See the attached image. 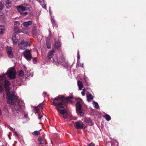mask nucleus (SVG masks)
I'll use <instances>...</instances> for the list:
<instances>
[{"label": "nucleus", "instance_id": "nucleus-14", "mask_svg": "<svg viewBox=\"0 0 146 146\" xmlns=\"http://www.w3.org/2000/svg\"><path fill=\"white\" fill-rule=\"evenodd\" d=\"M32 24V22L31 21L24 22L23 23V25L27 29H28L29 27Z\"/></svg>", "mask_w": 146, "mask_h": 146}, {"label": "nucleus", "instance_id": "nucleus-51", "mask_svg": "<svg viewBox=\"0 0 146 146\" xmlns=\"http://www.w3.org/2000/svg\"><path fill=\"white\" fill-rule=\"evenodd\" d=\"M24 33H26V34H27L28 33H24Z\"/></svg>", "mask_w": 146, "mask_h": 146}, {"label": "nucleus", "instance_id": "nucleus-15", "mask_svg": "<svg viewBox=\"0 0 146 146\" xmlns=\"http://www.w3.org/2000/svg\"><path fill=\"white\" fill-rule=\"evenodd\" d=\"M11 85V83L9 81L6 80L4 83V86L5 88L8 90H10L11 89L10 86Z\"/></svg>", "mask_w": 146, "mask_h": 146}, {"label": "nucleus", "instance_id": "nucleus-23", "mask_svg": "<svg viewBox=\"0 0 146 146\" xmlns=\"http://www.w3.org/2000/svg\"><path fill=\"white\" fill-rule=\"evenodd\" d=\"M18 75L21 77L23 76L24 75V72L22 70H20L18 71Z\"/></svg>", "mask_w": 146, "mask_h": 146}, {"label": "nucleus", "instance_id": "nucleus-19", "mask_svg": "<svg viewBox=\"0 0 146 146\" xmlns=\"http://www.w3.org/2000/svg\"><path fill=\"white\" fill-rule=\"evenodd\" d=\"M53 61H52L53 63L55 64H58L59 60L58 59V57L57 56H55L53 58Z\"/></svg>", "mask_w": 146, "mask_h": 146}, {"label": "nucleus", "instance_id": "nucleus-49", "mask_svg": "<svg viewBox=\"0 0 146 146\" xmlns=\"http://www.w3.org/2000/svg\"><path fill=\"white\" fill-rule=\"evenodd\" d=\"M26 4H25V3H24V4H23V5H25V6H26Z\"/></svg>", "mask_w": 146, "mask_h": 146}, {"label": "nucleus", "instance_id": "nucleus-41", "mask_svg": "<svg viewBox=\"0 0 146 146\" xmlns=\"http://www.w3.org/2000/svg\"><path fill=\"white\" fill-rule=\"evenodd\" d=\"M87 120L88 121V122L89 123V122H90V123H91V121H90V119L88 118V119H86V121H87Z\"/></svg>", "mask_w": 146, "mask_h": 146}, {"label": "nucleus", "instance_id": "nucleus-36", "mask_svg": "<svg viewBox=\"0 0 146 146\" xmlns=\"http://www.w3.org/2000/svg\"><path fill=\"white\" fill-rule=\"evenodd\" d=\"M95 146V144L93 143H90V144H88V146Z\"/></svg>", "mask_w": 146, "mask_h": 146}, {"label": "nucleus", "instance_id": "nucleus-18", "mask_svg": "<svg viewBox=\"0 0 146 146\" xmlns=\"http://www.w3.org/2000/svg\"><path fill=\"white\" fill-rule=\"evenodd\" d=\"M61 44L59 42L56 41L55 42L54 47L56 49H58L61 46Z\"/></svg>", "mask_w": 146, "mask_h": 146}, {"label": "nucleus", "instance_id": "nucleus-16", "mask_svg": "<svg viewBox=\"0 0 146 146\" xmlns=\"http://www.w3.org/2000/svg\"><path fill=\"white\" fill-rule=\"evenodd\" d=\"M60 64L62 65L66 64V63L65 58L63 57H61L59 61L58 64Z\"/></svg>", "mask_w": 146, "mask_h": 146}, {"label": "nucleus", "instance_id": "nucleus-13", "mask_svg": "<svg viewBox=\"0 0 146 146\" xmlns=\"http://www.w3.org/2000/svg\"><path fill=\"white\" fill-rule=\"evenodd\" d=\"M6 50L7 51V54L9 57L10 58H12L13 57V55L12 54V49L10 47L9 48H7L6 49Z\"/></svg>", "mask_w": 146, "mask_h": 146}, {"label": "nucleus", "instance_id": "nucleus-29", "mask_svg": "<svg viewBox=\"0 0 146 146\" xmlns=\"http://www.w3.org/2000/svg\"><path fill=\"white\" fill-rule=\"evenodd\" d=\"M40 133L39 131H35L33 132V134L34 135H38Z\"/></svg>", "mask_w": 146, "mask_h": 146}, {"label": "nucleus", "instance_id": "nucleus-38", "mask_svg": "<svg viewBox=\"0 0 146 146\" xmlns=\"http://www.w3.org/2000/svg\"><path fill=\"white\" fill-rule=\"evenodd\" d=\"M79 52L78 51V52H77V58H78V59H79L80 58V55H79Z\"/></svg>", "mask_w": 146, "mask_h": 146}, {"label": "nucleus", "instance_id": "nucleus-2", "mask_svg": "<svg viewBox=\"0 0 146 146\" xmlns=\"http://www.w3.org/2000/svg\"><path fill=\"white\" fill-rule=\"evenodd\" d=\"M7 103L11 105H14V108L17 113L20 114L22 108L23 107V104L18 99L15 94L12 92H7L6 94Z\"/></svg>", "mask_w": 146, "mask_h": 146}, {"label": "nucleus", "instance_id": "nucleus-4", "mask_svg": "<svg viewBox=\"0 0 146 146\" xmlns=\"http://www.w3.org/2000/svg\"><path fill=\"white\" fill-rule=\"evenodd\" d=\"M76 110L78 115L81 117L84 116V113L82 108V106L79 101L78 102L76 103Z\"/></svg>", "mask_w": 146, "mask_h": 146}, {"label": "nucleus", "instance_id": "nucleus-37", "mask_svg": "<svg viewBox=\"0 0 146 146\" xmlns=\"http://www.w3.org/2000/svg\"><path fill=\"white\" fill-rule=\"evenodd\" d=\"M81 94L83 96H84L85 95V91L84 90L81 92Z\"/></svg>", "mask_w": 146, "mask_h": 146}, {"label": "nucleus", "instance_id": "nucleus-7", "mask_svg": "<svg viewBox=\"0 0 146 146\" xmlns=\"http://www.w3.org/2000/svg\"><path fill=\"white\" fill-rule=\"evenodd\" d=\"M19 47L20 49H21L24 50L26 47L28 46H31L30 44L29 43L27 42V41L25 40H23L20 43H19L18 44Z\"/></svg>", "mask_w": 146, "mask_h": 146}, {"label": "nucleus", "instance_id": "nucleus-20", "mask_svg": "<svg viewBox=\"0 0 146 146\" xmlns=\"http://www.w3.org/2000/svg\"><path fill=\"white\" fill-rule=\"evenodd\" d=\"M51 21L52 23L53 27L57 28L58 27V25L56 22L55 21L54 19L52 18L51 19Z\"/></svg>", "mask_w": 146, "mask_h": 146}, {"label": "nucleus", "instance_id": "nucleus-3", "mask_svg": "<svg viewBox=\"0 0 146 146\" xmlns=\"http://www.w3.org/2000/svg\"><path fill=\"white\" fill-rule=\"evenodd\" d=\"M7 73L8 77L10 80L14 79L16 78L17 72L14 67L9 68Z\"/></svg>", "mask_w": 146, "mask_h": 146}, {"label": "nucleus", "instance_id": "nucleus-32", "mask_svg": "<svg viewBox=\"0 0 146 146\" xmlns=\"http://www.w3.org/2000/svg\"><path fill=\"white\" fill-rule=\"evenodd\" d=\"M27 10H29L30 8V5L28 4H26V6H25Z\"/></svg>", "mask_w": 146, "mask_h": 146}, {"label": "nucleus", "instance_id": "nucleus-33", "mask_svg": "<svg viewBox=\"0 0 146 146\" xmlns=\"http://www.w3.org/2000/svg\"><path fill=\"white\" fill-rule=\"evenodd\" d=\"M3 92V85L2 84H0V93Z\"/></svg>", "mask_w": 146, "mask_h": 146}, {"label": "nucleus", "instance_id": "nucleus-40", "mask_svg": "<svg viewBox=\"0 0 146 146\" xmlns=\"http://www.w3.org/2000/svg\"><path fill=\"white\" fill-rule=\"evenodd\" d=\"M14 133H15V134L17 136V137H18L19 136V135L17 133V132L15 131L14 132Z\"/></svg>", "mask_w": 146, "mask_h": 146}, {"label": "nucleus", "instance_id": "nucleus-26", "mask_svg": "<svg viewBox=\"0 0 146 146\" xmlns=\"http://www.w3.org/2000/svg\"><path fill=\"white\" fill-rule=\"evenodd\" d=\"M12 39L14 43L16 44L18 41V39L15 36H13L12 37Z\"/></svg>", "mask_w": 146, "mask_h": 146}, {"label": "nucleus", "instance_id": "nucleus-17", "mask_svg": "<svg viewBox=\"0 0 146 146\" xmlns=\"http://www.w3.org/2000/svg\"><path fill=\"white\" fill-rule=\"evenodd\" d=\"M78 85L79 90H82L83 87L82 82L81 81H78Z\"/></svg>", "mask_w": 146, "mask_h": 146}, {"label": "nucleus", "instance_id": "nucleus-24", "mask_svg": "<svg viewBox=\"0 0 146 146\" xmlns=\"http://www.w3.org/2000/svg\"><path fill=\"white\" fill-rule=\"evenodd\" d=\"M32 33L34 36H36L37 34V29L34 28L32 31Z\"/></svg>", "mask_w": 146, "mask_h": 146}, {"label": "nucleus", "instance_id": "nucleus-6", "mask_svg": "<svg viewBox=\"0 0 146 146\" xmlns=\"http://www.w3.org/2000/svg\"><path fill=\"white\" fill-rule=\"evenodd\" d=\"M24 57L28 61H30L33 58L31 51L27 49L24 51L23 53Z\"/></svg>", "mask_w": 146, "mask_h": 146}, {"label": "nucleus", "instance_id": "nucleus-27", "mask_svg": "<svg viewBox=\"0 0 146 146\" xmlns=\"http://www.w3.org/2000/svg\"><path fill=\"white\" fill-rule=\"evenodd\" d=\"M103 117H104L107 121H110L111 119V117L108 114H106L105 116H103Z\"/></svg>", "mask_w": 146, "mask_h": 146}, {"label": "nucleus", "instance_id": "nucleus-28", "mask_svg": "<svg viewBox=\"0 0 146 146\" xmlns=\"http://www.w3.org/2000/svg\"><path fill=\"white\" fill-rule=\"evenodd\" d=\"M46 42L47 48L48 49H50L51 48V44L50 42L46 40Z\"/></svg>", "mask_w": 146, "mask_h": 146}, {"label": "nucleus", "instance_id": "nucleus-30", "mask_svg": "<svg viewBox=\"0 0 146 146\" xmlns=\"http://www.w3.org/2000/svg\"><path fill=\"white\" fill-rule=\"evenodd\" d=\"M20 14L22 16H25L28 14V13L27 12H24L23 11L20 13Z\"/></svg>", "mask_w": 146, "mask_h": 146}, {"label": "nucleus", "instance_id": "nucleus-1", "mask_svg": "<svg viewBox=\"0 0 146 146\" xmlns=\"http://www.w3.org/2000/svg\"><path fill=\"white\" fill-rule=\"evenodd\" d=\"M73 98L72 96L65 98L63 96H58L54 98H52L51 99L53 101L52 103L56 107V109L60 113L63 115V117L65 118L67 116V111L64 108L66 106V103L72 104V101L71 100Z\"/></svg>", "mask_w": 146, "mask_h": 146}, {"label": "nucleus", "instance_id": "nucleus-35", "mask_svg": "<svg viewBox=\"0 0 146 146\" xmlns=\"http://www.w3.org/2000/svg\"><path fill=\"white\" fill-rule=\"evenodd\" d=\"M37 61V59L36 57H34L33 58V62H36Z\"/></svg>", "mask_w": 146, "mask_h": 146}, {"label": "nucleus", "instance_id": "nucleus-39", "mask_svg": "<svg viewBox=\"0 0 146 146\" xmlns=\"http://www.w3.org/2000/svg\"><path fill=\"white\" fill-rule=\"evenodd\" d=\"M43 139L40 137H39L38 139V141L40 142V141H43Z\"/></svg>", "mask_w": 146, "mask_h": 146}, {"label": "nucleus", "instance_id": "nucleus-44", "mask_svg": "<svg viewBox=\"0 0 146 146\" xmlns=\"http://www.w3.org/2000/svg\"><path fill=\"white\" fill-rule=\"evenodd\" d=\"M44 143V142L43 141H40V144H43Z\"/></svg>", "mask_w": 146, "mask_h": 146}, {"label": "nucleus", "instance_id": "nucleus-9", "mask_svg": "<svg viewBox=\"0 0 146 146\" xmlns=\"http://www.w3.org/2000/svg\"><path fill=\"white\" fill-rule=\"evenodd\" d=\"M19 22L17 21L14 23V30L15 33H19L21 32V31L19 30V28L18 27L17 24H19Z\"/></svg>", "mask_w": 146, "mask_h": 146}, {"label": "nucleus", "instance_id": "nucleus-42", "mask_svg": "<svg viewBox=\"0 0 146 146\" xmlns=\"http://www.w3.org/2000/svg\"><path fill=\"white\" fill-rule=\"evenodd\" d=\"M28 116V115L26 114H24V117L25 118H26Z\"/></svg>", "mask_w": 146, "mask_h": 146}, {"label": "nucleus", "instance_id": "nucleus-47", "mask_svg": "<svg viewBox=\"0 0 146 146\" xmlns=\"http://www.w3.org/2000/svg\"><path fill=\"white\" fill-rule=\"evenodd\" d=\"M44 94L46 95V94L47 93L46 92H44Z\"/></svg>", "mask_w": 146, "mask_h": 146}, {"label": "nucleus", "instance_id": "nucleus-21", "mask_svg": "<svg viewBox=\"0 0 146 146\" xmlns=\"http://www.w3.org/2000/svg\"><path fill=\"white\" fill-rule=\"evenodd\" d=\"M5 27L2 25L0 26V34H2L5 32Z\"/></svg>", "mask_w": 146, "mask_h": 146}, {"label": "nucleus", "instance_id": "nucleus-50", "mask_svg": "<svg viewBox=\"0 0 146 146\" xmlns=\"http://www.w3.org/2000/svg\"><path fill=\"white\" fill-rule=\"evenodd\" d=\"M51 142L52 144V140H51Z\"/></svg>", "mask_w": 146, "mask_h": 146}, {"label": "nucleus", "instance_id": "nucleus-31", "mask_svg": "<svg viewBox=\"0 0 146 146\" xmlns=\"http://www.w3.org/2000/svg\"><path fill=\"white\" fill-rule=\"evenodd\" d=\"M3 5L1 2H0V12L3 9Z\"/></svg>", "mask_w": 146, "mask_h": 146}, {"label": "nucleus", "instance_id": "nucleus-34", "mask_svg": "<svg viewBox=\"0 0 146 146\" xmlns=\"http://www.w3.org/2000/svg\"><path fill=\"white\" fill-rule=\"evenodd\" d=\"M38 124L39 125H40V126H38L37 127H44V125H43V124L42 123H38Z\"/></svg>", "mask_w": 146, "mask_h": 146}, {"label": "nucleus", "instance_id": "nucleus-11", "mask_svg": "<svg viewBox=\"0 0 146 146\" xmlns=\"http://www.w3.org/2000/svg\"><path fill=\"white\" fill-rule=\"evenodd\" d=\"M12 0H5V5L7 9H10L12 6Z\"/></svg>", "mask_w": 146, "mask_h": 146}, {"label": "nucleus", "instance_id": "nucleus-22", "mask_svg": "<svg viewBox=\"0 0 146 146\" xmlns=\"http://www.w3.org/2000/svg\"><path fill=\"white\" fill-rule=\"evenodd\" d=\"M93 98L92 95L91 94H89L87 95V99L88 102H90Z\"/></svg>", "mask_w": 146, "mask_h": 146}, {"label": "nucleus", "instance_id": "nucleus-25", "mask_svg": "<svg viewBox=\"0 0 146 146\" xmlns=\"http://www.w3.org/2000/svg\"><path fill=\"white\" fill-rule=\"evenodd\" d=\"M93 105L94 107L96 109H98L99 108V106L97 102L94 101L93 102Z\"/></svg>", "mask_w": 146, "mask_h": 146}, {"label": "nucleus", "instance_id": "nucleus-10", "mask_svg": "<svg viewBox=\"0 0 146 146\" xmlns=\"http://www.w3.org/2000/svg\"><path fill=\"white\" fill-rule=\"evenodd\" d=\"M75 126L76 128H85V125L83 124L81 121H78L75 123Z\"/></svg>", "mask_w": 146, "mask_h": 146}, {"label": "nucleus", "instance_id": "nucleus-8", "mask_svg": "<svg viewBox=\"0 0 146 146\" xmlns=\"http://www.w3.org/2000/svg\"><path fill=\"white\" fill-rule=\"evenodd\" d=\"M16 9L20 13L23 11L27 10V9L25 7L21 5L17 6Z\"/></svg>", "mask_w": 146, "mask_h": 146}, {"label": "nucleus", "instance_id": "nucleus-43", "mask_svg": "<svg viewBox=\"0 0 146 146\" xmlns=\"http://www.w3.org/2000/svg\"><path fill=\"white\" fill-rule=\"evenodd\" d=\"M44 0H37V1H38L40 3H41L42 2V1H43Z\"/></svg>", "mask_w": 146, "mask_h": 146}, {"label": "nucleus", "instance_id": "nucleus-5", "mask_svg": "<svg viewBox=\"0 0 146 146\" xmlns=\"http://www.w3.org/2000/svg\"><path fill=\"white\" fill-rule=\"evenodd\" d=\"M43 103L42 104H40L37 107H35V109L36 111V114H37L38 116V119L39 120H41V118L43 117V114H41L40 112H39V111L40 110L43 109Z\"/></svg>", "mask_w": 146, "mask_h": 146}, {"label": "nucleus", "instance_id": "nucleus-48", "mask_svg": "<svg viewBox=\"0 0 146 146\" xmlns=\"http://www.w3.org/2000/svg\"><path fill=\"white\" fill-rule=\"evenodd\" d=\"M12 131H14V128H12Z\"/></svg>", "mask_w": 146, "mask_h": 146}, {"label": "nucleus", "instance_id": "nucleus-45", "mask_svg": "<svg viewBox=\"0 0 146 146\" xmlns=\"http://www.w3.org/2000/svg\"><path fill=\"white\" fill-rule=\"evenodd\" d=\"M24 70L26 72L27 70V68L26 67H24Z\"/></svg>", "mask_w": 146, "mask_h": 146}, {"label": "nucleus", "instance_id": "nucleus-46", "mask_svg": "<svg viewBox=\"0 0 146 146\" xmlns=\"http://www.w3.org/2000/svg\"><path fill=\"white\" fill-rule=\"evenodd\" d=\"M43 8H44V9H46V7L45 5L44 6V7H42Z\"/></svg>", "mask_w": 146, "mask_h": 146}, {"label": "nucleus", "instance_id": "nucleus-12", "mask_svg": "<svg viewBox=\"0 0 146 146\" xmlns=\"http://www.w3.org/2000/svg\"><path fill=\"white\" fill-rule=\"evenodd\" d=\"M55 51L54 49L50 50L48 54L47 57L48 60H50L54 54Z\"/></svg>", "mask_w": 146, "mask_h": 146}]
</instances>
